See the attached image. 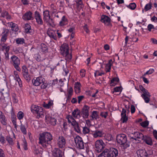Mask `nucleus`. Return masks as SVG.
<instances>
[{
  "label": "nucleus",
  "instance_id": "obj_1",
  "mask_svg": "<svg viewBox=\"0 0 157 157\" xmlns=\"http://www.w3.org/2000/svg\"><path fill=\"white\" fill-rule=\"evenodd\" d=\"M39 139V144L44 147H46L52 143V137L50 133L45 132L40 134Z\"/></svg>",
  "mask_w": 157,
  "mask_h": 157
},
{
  "label": "nucleus",
  "instance_id": "obj_2",
  "mask_svg": "<svg viewBox=\"0 0 157 157\" xmlns=\"http://www.w3.org/2000/svg\"><path fill=\"white\" fill-rule=\"evenodd\" d=\"M60 53L65 57L67 60L69 61L72 58L71 55L69 53L68 45L66 43L63 44L61 46Z\"/></svg>",
  "mask_w": 157,
  "mask_h": 157
},
{
  "label": "nucleus",
  "instance_id": "obj_3",
  "mask_svg": "<svg viewBox=\"0 0 157 157\" xmlns=\"http://www.w3.org/2000/svg\"><path fill=\"white\" fill-rule=\"evenodd\" d=\"M31 111L33 113L37 115L38 118L42 117L44 116V112L43 109L41 107L36 105H32L31 107Z\"/></svg>",
  "mask_w": 157,
  "mask_h": 157
},
{
  "label": "nucleus",
  "instance_id": "obj_4",
  "mask_svg": "<svg viewBox=\"0 0 157 157\" xmlns=\"http://www.w3.org/2000/svg\"><path fill=\"white\" fill-rule=\"evenodd\" d=\"M117 141L121 145H123L124 149L128 147L130 145L127 142V139L125 135L122 134L118 135L117 137Z\"/></svg>",
  "mask_w": 157,
  "mask_h": 157
},
{
  "label": "nucleus",
  "instance_id": "obj_5",
  "mask_svg": "<svg viewBox=\"0 0 157 157\" xmlns=\"http://www.w3.org/2000/svg\"><path fill=\"white\" fill-rule=\"evenodd\" d=\"M10 59V63L17 71H21V69L20 67V61L19 59L15 55L12 56Z\"/></svg>",
  "mask_w": 157,
  "mask_h": 157
},
{
  "label": "nucleus",
  "instance_id": "obj_6",
  "mask_svg": "<svg viewBox=\"0 0 157 157\" xmlns=\"http://www.w3.org/2000/svg\"><path fill=\"white\" fill-rule=\"evenodd\" d=\"M67 118L68 120V122L74 126L75 131L78 133H80L81 130L78 124L75 119L70 115L67 116Z\"/></svg>",
  "mask_w": 157,
  "mask_h": 157
},
{
  "label": "nucleus",
  "instance_id": "obj_7",
  "mask_svg": "<svg viewBox=\"0 0 157 157\" xmlns=\"http://www.w3.org/2000/svg\"><path fill=\"white\" fill-rule=\"evenodd\" d=\"M75 141L77 147L80 149L84 148V144L82 138L78 136H76L75 138Z\"/></svg>",
  "mask_w": 157,
  "mask_h": 157
},
{
  "label": "nucleus",
  "instance_id": "obj_8",
  "mask_svg": "<svg viewBox=\"0 0 157 157\" xmlns=\"http://www.w3.org/2000/svg\"><path fill=\"white\" fill-rule=\"evenodd\" d=\"M66 140L62 136H59L57 139L56 145L60 148H62L65 147Z\"/></svg>",
  "mask_w": 157,
  "mask_h": 157
},
{
  "label": "nucleus",
  "instance_id": "obj_9",
  "mask_svg": "<svg viewBox=\"0 0 157 157\" xmlns=\"http://www.w3.org/2000/svg\"><path fill=\"white\" fill-rule=\"evenodd\" d=\"M95 150L100 152L105 147V144L101 140H97L95 142Z\"/></svg>",
  "mask_w": 157,
  "mask_h": 157
},
{
  "label": "nucleus",
  "instance_id": "obj_10",
  "mask_svg": "<svg viewBox=\"0 0 157 157\" xmlns=\"http://www.w3.org/2000/svg\"><path fill=\"white\" fill-rule=\"evenodd\" d=\"M151 152H147L144 149H140L138 150L136 153L138 157H147L151 155Z\"/></svg>",
  "mask_w": 157,
  "mask_h": 157
},
{
  "label": "nucleus",
  "instance_id": "obj_11",
  "mask_svg": "<svg viewBox=\"0 0 157 157\" xmlns=\"http://www.w3.org/2000/svg\"><path fill=\"white\" fill-rule=\"evenodd\" d=\"M44 81L45 79L42 77H37L36 79H34L32 80V82L33 85L36 86H39L41 84L44 83Z\"/></svg>",
  "mask_w": 157,
  "mask_h": 157
},
{
  "label": "nucleus",
  "instance_id": "obj_12",
  "mask_svg": "<svg viewBox=\"0 0 157 157\" xmlns=\"http://www.w3.org/2000/svg\"><path fill=\"white\" fill-rule=\"evenodd\" d=\"M22 18L25 21L33 20L34 17L33 16V13L30 11L26 12L23 15Z\"/></svg>",
  "mask_w": 157,
  "mask_h": 157
},
{
  "label": "nucleus",
  "instance_id": "obj_13",
  "mask_svg": "<svg viewBox=\"0 0 157 157\" xmlns=\"http://www.w3.org/2000/svg\"><path fill=\"white\" fill-rule=\"evenodd\" d=\"M132 134L134 135V137H131V138L135 140L139 139L140 141L143 139V137L144 136L141 133L138 132H134L133 133H132Z\"/></svg>",
  "mask_w": 157,
  "mask_h": 157
},
{
  "label": "nucleus",
  "instance_id": "obj_14",
  "mask_svg": "<svg viewBox=\"0 0 157 157\" xmlns=\"http://www.w3.org/2000/svg\"><path fill=\"white\" fill-rule=\"evenodd\" d=\"M53 157H63V155L62 151L58 148H55L53 151Z\"/></svg>",
  "mask_w": 157,
  "mask_h": 157
},
{
  "label": "nucleus",
  "instance_id": "obj_15",
  "mask_svg": "<svg viewBox=\"0 0 157 157\" xmlns=\"http://www.w3.org/2000/svg\"><path fill=\"white\" fill-rule=\"evenodd\" d=\"M34 17L36 22L40 25L43 24V22L40 13L36 11L34 13Z\"/></svg>",
  "mask_w": 157,
  "mask_h": 157
},
{
  "label": "nucleus",
  "instance_id": "obj_16",
  "mask_svg": "<svg viewBox=\"0 0 157 157\" xmlns=\"http://www.w3.org/2000/svg\"><path fill=\"white\" fill-rule=\"evenodd\" d=\"M89 107L86 105H85L82 109V117L84 119L88 118L89 115Z\"/></svg>",
  "mask_w": 157,
  "mask_h": 157
},
{
  "label": "nucleus",
  "instance_id": "obj_17",
  "mask_svg": "<svg viewBox=\"0 0 157 157\" xmlns=\"http://www.w3.org/2000/svg\"><path fill=\"white\" fill-rule=\"evenodd\" d=\"M67 93L66 94H65V95L66 97V101L68 102L70 101L71 97L73 94L72 88L71 87L68 88L67 89Z\"/></svg>",
  "mask_w": 157,
  "mask_h": 157
},
{
  "label": "nucleus",
  "instance_id": "obj_18",
  "mask_svg": "<svg viewBox=\"0 0 157 157\" xmlns=\"http://www.w3.org/2000/svg\"><path fill=\"white\" fill-rule=\"evenodd\" d=\"M109 157H117L118 152L117 150L114 148H110L109 149Z\"/></svg>",
  "mask_w": 157,
  "mask_h": 157
},
{
  "label": "nucleus",
  "instance_id": "obj_19",
  "mask_svg": "<svg viewBox=\"0 0 157 157\" xmlns=\"http://www.w3.org/2000/svg\"><path fill=\"white\" fill-rule=\"evenodd\" d=\"M47 34L48 36L51 38H52L55 40H56L57 38L56 36V31L53 30L51 29H48L47 31Z\"/></svg>",
  "mask_w": 157,
  "mask_h": 157
},
{
  "label": "nucleus",
  "instance_id": "obj_20",
  "mask_svg": "<svg viewBox=\"0 0 157 157\" xmlns=\"http://www.w3.org/2000/svg\"><path fill=\"white\" fill-rule=\"evenodd\" d=\"M101 21L105 25H109L110 23V19L107 16L102 15L101 17Z\"/></svg>",
  "mask_w": 157,
  "mask_h": 157
},
{
  "label": "nucleus",
  "instance_id": "obj_21",
  "mask_svg": "<svg viewBox=\"0 0 157 157\" xmlns=\"http://www.w3.org/2000/svg\"><path fill=\"white\" fill-rule=\"evenodd\" d=\"M80 113V110L77 108L72 111L71 116L74 119H79L81 117Z\"/></svg>",
  "mask_w": 157,
  "mask_h": 157
},
{
  "label": "nucleus",
  "instance_id": "obj_22",
  "mask_svg": "<svg viewBox=\"0 0 157 157\" xmlns=\"http://www.w3.org/2000/svg\"><path fill=\"white\" fill-rule=\"evenodd\" d=\"M45 119L47 121L49 122L50 124L53 126H55L56 124V120L54 117L46 115L45 117Z\"/></svg>",
  "mask_w": 157,
  "mask_h": 157
},
{
  "label": "nucleus",
  "instance_id": "obj_23",
  "mask_svg": "<svg viewBox=\"0 0 157 157\" xmlns=\"http://www.w3.org/2000/svg\"><path fill=\"white\" fill-rule=\"evenodd\" d=\"M7 119L4 114L0 110V121L4 125L7 124Z\"/></svg>",
  "mask_w": 157,
  "mask_h": 157
},
{
  "label": "nucleus",
  "instance_id": "obj_24",
  "mask_svg": "<svg viewBox=\"0 0 157 157\" xmlns=\"http://www.w3.org/2000/svg\"><path fill=\"white\" fill-rule=\"evenodd\" d=\"M126 110L124 109H123L121 114V121L123 123L126 122L128 119V118L126 116Z\"/></svg>",
  "mask_w": 157,
  "mask_h": 157
},
{
  "label": "nucleus",
  "instance_id": "obj_25",
  "mask_svg": "<svg viewBox=\"0 0 157 157\" xmlns=\"http://www.w3.org/2000/svg\"><path fill=\"white\" fill-rule=\"evenodd\" d=\"M1 17L4 18L7 20L11 19V17L7 11L6 10L3 11L1 13Z\"/></svg>",
  "mask_w": 157,
  "mask_h": 157
},
{
  "label": "nucleus",
  "instance_id": "obj_26",
  "mask_svg": "<svg viewBox=\"0 0 157 157\" xmlns=\"http://www.w3.org/2000/svg\"><path fill=\"white\" fill-rule=\"evenodd\" d=\"M9 26L11 28L12 31L15 32H17L18 30V27L17 25L12 22L8 23Z\"/></svg>",
  "mask_w": 157,
  "mask_h": 157
},
{
  "label": "nucleus",
  "instance_id": "obj_27",
  "mask_svg": "<svg viewBox=\"0 0 157 157\" xmlns=\"http://www.w3.org/2000/svg\"><path fill=\"white\" fill-rule=\"evenodd\" d=\"M68 21L65 16H63L61 21L59 22V25L63 26L68 24Z\"/></svg>",
  "mask_w": 157,
  "mask_h": 157
},
{
  "label": "nucleus",
  "instance_id": "obj_28",
  "mask_svg": "<svg viewBox=\"0 0 157 157\" xmlns=\"http://www.w3.org/2000/svg\"><path fill=\"white\" fill-rule=\"evenodd\" d=\"M90 117L91 121L97 120L98 117V112L97 111H93Z\"/></svg>",
  "mask_w": 157,
  "mask_h": 157
},
{
  "label": "nucleus",
  "instance_id": "obj_29",
  "mask_svg": "<svg viewBox=\"0 0 157 157\" xmlns=\"http://www.w3.org/2000/svg\"><path fill=\"white\" fill-rule=\"evenodd\" d=\"M113 63L112 59H111L109 61L108 63L106 64L105 70L106 72H109L111 69V67Z\"/></svg>",
  "mask_w": 157,
  "mask_h": 157
},
{
  "label": "nucleus",
  "instance_id": "obj_30",
  "mask_svg": "<svg viewBox=\"0 0 157 157\" xmlns=\"http://www.w3.org/2000/svg\"><path fill=\"white\" fill-rule=\"evenodd\" d=\"M142 140H143L147 144L151 145H152V142L151 138L146 136H144L143 137V139Z\"/></svg>",
  "mask_w": 157,
  "mask_h": 157
},
{
  "label": "nucleus",
  "instance_id": "obj_31",
  "mask_svg": "<svg viewBox=\"0 0 157 157\" xmlns=\"http://www.w3.org/2000/svg\"><path fill=\"white\" fill-rule=\"evenodd\" d=\"M0 45L2 47V50H5V52H9L10 48V46H8L7 44L1 43Z\"/></svg>",
  "mask_w": 157,
  "mask_h": 157
},
{
  "label": "nucleus",
  "instance_id": "obj_32",
  "mask_svg": "<svg viewBox=\"0 0 157 157\" xmlns=\"http://www.w3.org/2000/svg\"><path fill=\"white\" fill-rule=\"evenodd\" d=\"M103 134V133L102 131L99 130H96L94 132L93 135L94 138H97L102 136Z\"/></svg>",
  "mask_w": 157,
  "mask_h": 157
},
{
  "label": "nucleus",
  "instance_id": "obj_33",
  "mask_svg": "<svg viewBox=\"0 0 157 157\" xmlns=\"http://www.w3.org/2000/svg\"><path fill=\"white\" fill-rule=\"evenodd\" d=\"M40 50L43 53H45L48 52V47L47 46L44 44H41L40 45Z\"/></svg>",
  "mask_w": 157,
  "mask_h": 157
},
{
  "label": "nucleus",
  "instance_id": "obj_34",
  "mask_svg": "<svg viewBox=\"0 0 157 157\" xmlns=\"http://www.w3.org/2000/svg\"><path fill=\"white\" fill-rule=\"evenodd\" d=\"M77 7L78 9H81L83 6V4L82 0H75Z\"/></svg>",
  "mask_w": 157,
  "mask_h": 157
},
{
  "label": "nucleus",
  "instance_id": "obj_35",
  "mask_svg": "<svg viewBox=\"0 0 157 157\" xmlns=\"http://www.w3.org/2000/svg\"><path fill=\"white\" fill-rule=\"evenodd\" d=\"M24 78L27 82L30 81L31 79V76L29 72L22 74Z\"/></svg>",
  "mask_w": 157,
  "mask_h": 157
},
{
  "label": "nucleus",
  "instance_id": "obj_36",
  "mask_svg": "<svg viewBox=\"0 0 157 157\" xmlns=\"http://www.w3.org/2000/svg\"><path fill=\"white\" fill-rule=\"evenodd\" d=\"M16 43L18 44H21L25 43V39L23 38H18L15 39Z\"/></svg>",
  "mask_w": 157,
  "mask_h": 157
},
{
  "label": "nucleus",
  "instance_id": "obj_37",
  "mask_svg": "<svg viewBox=\"0 0 157 157\" xmlns=\"http://www.w3.org/2000/svg\"><path fill=\"white\" fill-rule=\"evenodd\" d=\"M43 15L44 16L43 19L44 20L47 19V18H49L50 17L49 14V12L48 10H46L44 11Z\"/></svg>",
  "mask_w": 157,
  "mask_h": 157
},
{
  "label": "nucleus",
  "instance_id": "obj_38",
  "mask_svg": "<svg viewBox=\"0 0 157 157\" xmlns=\"http://www.w3.org/2000/svg\"><path fill=\"white\" fill-rule=\"evenodd\" d=\"M21 124L20 126V130L23 134H26L27 130L25 126L24 125L22 124H21Z\"/></svg>",
  "mask_w": 157,
  "mask_h": 157
},
{
  "label": "nucleus",
  "instance_id": "obj_39",
  "mask_svg": "<svg viewBox=\"0 0 157 157\" xmlns=\"http://www.w3.org/2000/svg\"><path fill=\"white\" fill-rule=\"evenodd\" d=\"M9 30L8 29H4L3 30V32L1 34V36L6 37L7 38V36L9 34Z\"/></svg>",
  "mask_w": 157,
  "mask_h": 157
},
{
  "label": "nucleus",
  "instance_id": "obj_40",
  "mask_svg": "<svg viewBox=\"0 0 157 157\" xmlns=\"http://www.w3.org/2000/svg\"><path fill=\"white\" fill-rule=\"evenodd\" d=\"M6 140L10 146H12L14 144L13 139L10 137L9 136H6Z\"/></svg>",
  "mask_w": 157,
  "mask_h": 157
},
{
  "label": "nucleus",
  "instance_id": "obj_41",
  "mask_svg": "<svg viewBox=\"0 0 157 157\" xmlns=\"http://www.w3.org/2000/svg\"><path fill=\"white\" fill-rule=\"evenodd\" d=\"M80 84L79 83L76 84L75 86V90L76 93H78L80 91Z\"/></svg>",
  "mask_w": 157,
  "mask_h": 157
},
{
  "label": "nucleus",
  "instance_id": "obj_42",
  "mask_svg": "<svg viewBox=\"0 0 157 157\" xmlns=\"http://www.w3.org/2000/svg\"><path fill=\"white\" fill-rule=\"evenodd\" d=\"M152 4L151 2H149V3L147 4L145 6L144 10L145 11H147L151 9L152 5Z\"/></svg>",
  "mask_w": 157,
  "mask_h": 157
},
{
  "label": "nucleus",
  "instance_id": "obj_43",
  "mask_svg": "<svg viewBox=\"0 0 157 157\" xmlns=\"http://www.w3.org/2000/svg\"><path fill=\"white\" fill-rule=\"evenodd\" d=\"M53 103L51 101H49L48 103H46L44 102L43 104V106L46 109H49L53 105Z\"/></svg>",
  "mask_w": 157,
  "mask_h": 157
},
{
  "label": "nucleus",
  "instance_id": "obj_44",
  "mask_svg": "<svg viewBox=\"0 0 157 157\" xmlns=\"http://www.w3.org/2000/svg\"><path fill=\"white\" fill-rule=\"evenodd\" d=\"M119 81V79L118 78H113L111 80L110 85L111 86L114 85L116 84Z\"/></svg>",
  "mask_w": 157,
  "mask_h": 157
},
{
  "label": "nucleus",
  "instance_id": "obj_45",
  "mask_svg": "<svg viewBox=\"0 0 157 157\" xmlns=\"http://www.w3.org/2000/svg\"><path fill=\"white\" fill-rule=\"evenodd\" d=\"M126 6L128 8L132 10H134L136 7V5L134 2L131 3L129 5Z\"/></svg>",
  "mask_w": 157,
  "mask_h": 157
},
{
  "label": "nucleus",
  "instance_id": "obj_46",
  "mask_svg": "<svg viewBox=\"0 0 157 157\" xmlns=\"http://www.w3.org/2000/svg\"><path fill=\"white\" fill-rule=\"evenodd\" d=\"M1 95L0 96H3L4 98L8 97L9 96V93L8 91L5 92L4 89H3L2 92H0Z\"/></svg>",
  "mask_w": 157,
  "mask_h": 157
},
{
  "label": "nucleus",
  "instance_id": "obj_47",
  "mask_svg": "<svg viewBox=\"0 0 157 157\" xmlns=\"http://www.w3.org/2000/svg\"><path fill=\"white\" fill-rule=\"evenodd\" d=\"M24 113L21 111H20L18 112L17 114V118L20 120L22 119L24 117Z\"/></svg>",
  "mask_w": 157,
  "mask_h": 157
},
{
  "label": "nucleus",
  "instance_id": "obj_48",
  "mask_svg": "<svg viewBox=\"0 0 157 157\" xmlns=\"http://www.w3.org/2000/svg\"><path fill=\"white\" fill-rule=\"evenodd\" d=\"M5 63L6 64L8 62L9 59V52H5Z\"/></svg>",
  "mask_w": 157,
  "mask_h": 157
},
{
  "label": "nucleus",
  "instance_id": "obj_49",
  "mask_svg": "<svg viewBox=\"0 0 157 157\" xmlns=\"http://www.w3.org/2000/svg\"><path fill=\"white\" fill-rule=\"evenodd\" d=\"M109 149H105L102 152L105 157H109Z\"/></svg>",
  "mask_w": 157,
  "mask_h": 157
},
{
  "label": "nucleus",
  "instance_id": "obj_50",
  "mask_svg": "<svg viewBox=\"0 0 157 157\" xmlns=\"http://www.w3.org/2000/svg\"><path fill=\"white\" fill-rule=\"evenodd\" d=\"M44 21H46V22L50 26H52L53 24V20L52 19L50 18V17L49 18H47V19H45Z\"/></svg>",
  "mask_w": 157,
  "mask_h": 157
},
{
  "label": "nucleus",
  "instance_id": "obj_51",
  "mask_svg": "<svg viewBox=\"0 0 157 157\" xmlns=\"http://www.w3.org/2000/svg\"><path fill=\"white\" fill-rule=\"evenodd\" d=\"M155 72V70L154 69L151 68L148 71H147L144 74L143 76H145L147 75H151Z\"/></svg>",
  "mask_w": 157,
  "mask_h": 157
},
{
  "label": "nucleus",
  "instance_id": "obj_52",
  "mask_svg": "<svg viewBox=\"0 0 157 157\" xmlns=\"http://www.w3.org/2000/svg\"><path fill=\"white\" fill-rule=\"evenodd\" d=\"M104 73L103 72H100L99 71L96 70L95 71L94 73V75L95 77L97 76H102V75H104Z\"/></svg>",
  "mask_w": 157,
  "mask_h": 157
},
{
  "label": "nucleus",
  "instance_id": "obj_53",
  "mask_svg": "<svg viewBox=\"0 0 157 157\" xmlns=\"http://www.w3.org/2000/svg\"><path fill=\"white\" fill-rule=\"evenodd\" d=\"M29 72L28 69L27 68L26 66L24 65L22 67V74H24L25 73Z\"/></svg>",
  "mask_w": 157,
  "mask_h": 157
},
{
  "label": "nucleus",
  "instance_id": "obj_54",
  "mask_svg": "<svg viewBox=\"0 0 157 157\" xmlns=\"http://www.w3.org/2000/svg\"><path fill=\"white\" fill-rule=\"evenodd\" d=\"M51 86L49 82L48 83H45L44 82L43 83V84L41 86V88L42 89H46L47 88H49L50 86Z\"/></svg>",
  "mask_w": 157,
  "mask_h": 157
},
{
  "label": "nucleus",
  "instance_id": "obj_55",
  "mask_svg": "<svg viewBox=\"0 0 157 157\" xmlns=\"http://www.w3.org/2000/svg\"><path fill=\"white\" fill-rule=\"evenodd\" d=\"M90 131V129L89 128L86 127H83L82 132L84 134H86L88 133Z\"/></svg>",
  "mask_w": 157,
  "mask_h": 157
},
{
  "label": "nucleus",
  "instance_id": "obj_56",
  "mask_svg": "<svg viewBox=\"0 0 157 157\" xmlns=\"http://www.w3.org/2000/svg\"><path fill=\"white\" fill-rule=\"evenodd\" d=\"M24 149L25 150H27L28 149L27 143L25 139L22 140V143Z\"/></svg>",
  "mask_w": 157,
  "mask_h": 157
},
{
  "label": "nucleus",
  "instance_id": "obj_57",
  "mask_svg": "<svg viewBox=\"0 0 157 157\" xmlns=\"http://www.w3.org/2000/svg\"><path fill=\"white\" fill-rule=\"evenodd\" d=\"M141 96L144 99L146 103H148L150 101V99L148 97H147L146 95H145L144 94H142Z\"/></svg>",
  "mask_w": 157,
  "mask_h": 157
},
{
  "label": "nucleus",
  "instance_id": "obj_58",
  "mask_svg": "<svg viewBox=\"0 0 157 157\" xmlns=\"http://www.w3.org/2000/svg\"><path fill=\"white\" fill-rule=\"evenodd\" d=\"M25 29L26 33H28L29 32V30L31 29V26L29 24H26L25 25Z\"/></svg>",
  "mask_w": 157,
  "mask_h": 157
},
{
  "label": "nucleus",
  "instance_id": "obj_59",
  "mask_svg": "<svg viewBox=\"0 0 157 157\" xmlns=\"http://www.w3.org/2000/svg\"><path fill=\"white\" fill-rule=\"evenodd\" d=\"M16 120L17 119L16 117H13L12 118V121L14 126V128H16L17 127Z\"/></svg>",
  "mask_w": 157,
  "mask_h": 157
},
{
  "label": "nucleus",
  "instance_id": "obj_60",
  "mask_svg": "<svg viewBox=\"0 0 157 157\" xmlns=\"http://www.w3.org/2000/svg\"><path fill=\"white\" fill-rule=\"evenodd\" d=\"M0 142L2 144H4L6 142L5 138L2 135H0Z\"/></svg>",
  "mask_w": 157,
  "mask_h": 157
},
{
  "label": "nucleus",
  "instance_id": "obj_61",
  "mask_svg": "<svg viewBox=\"0 0 157 157\" xmlns=\"http://www.w3.org/2000/svg\"><path fill=\"white\" fill-rule=\"evenodd\" d=\"M147 28L148 30L150 32L151 29H155V27L153 25L151 24H149L148 25Z\"/></svg>",
  "mask_w": 157,
  "mask_h": 157
},
{
  "label": "nucleus",
  "instance_id": "obj_62",
  "mask_svg": "<svg viewBox=\"0 0 157 157\" xmlns=\"http://www.w3.org/2000/svg\"><path fill=\"white\" fill-rule=\"evenodd\" d=\"M100 115L102 117L106 118L108 116V113L107 112H102Z\"/></svg>",
  "mask_w": 157,
  "mask_h": 157
},
{
  "label": "nucleus",
  "instance_id": "obj_63",
  "mask_svg": "<svg viewBox=\"0 0 157 157\" xmlns=\"http://www.w3.org/2000/svg\"><path fill=\"white\" fill-rule=\"evenodd\" d=\"M57 82V79H56L54 80H52L50 81L49 82V83L50 84V85H55L56 84Z\"/></svg>",
  "mask_w": 157,
  "mask_h": 157
},
{
  "label": "nucleus",
  "instance_id": "obj_64",
  "mask_svg": "<svg viewBox=\"0 0 157 157\" xmlns=\"http://www.w3.org/2000/svg\"><path fill=\"white\" fill-rule=\"evenodd\" d=\"M148 124V122L147 121L143 122L140 124L141 126L144 128L146 127L147 126Z\"/></svg>",
  "mask_w": 157,
  "mask_h": 157
}]
</instances>
